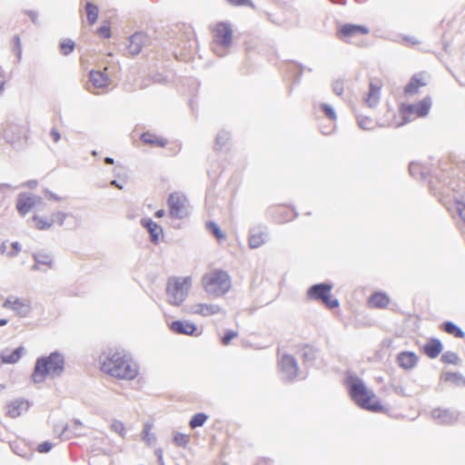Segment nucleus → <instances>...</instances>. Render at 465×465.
Returning a JSON list of instances; mask_svg holds the SVG:
<instances>
[{"instance_id": "ea45409f", "label": "nucleus", "mask_w": 465, "mask_h": 465, "mask_svg": "<svg viewBox=\"0 0 465 465\" xmlns=\"http://www.w3.org/2000/svg\"><path fill=\"white\" fill-rule=\"evenodd\" d=\"M32 220L34 221L35 227L40 231L49 230L52 226L51 221H48L38 214L33 215Z\"/></svg>"}, {"instance_id": "3c124183", "label": "nucleus", "mask_w": 465, "mask_h": 465, "mask_svg": "<svg viewBox=\"0 0 465 465\" xmlns=\"http://www.w3.org/2000/svg\"><path fill=\"white\" fill-rule=\"evenodd\" d=\"M53 448V443L48 440L43 441L38 444L36 450L40 453H48Z\"/></svg>"}, {"instance_id": "c85d7f7f", "label": "nucleus", "mask_w": 465, "mask_h": 465, "mask_svg": "<svg viewBox=\"0 0 465 465\" xmlns=\"http://www.w3.org/2000/svg\"><path fill=\"white\" fill-rule=\"evenodd\" d=\"M82 427V421L78 419H75L73 421L72 428H70L68 424L61 426L60 435H65V438H70L72 435L80 436L82 434V432L80 431Z\"/></svg>"}, {"instance_id": "a18cd8bd", "label": "nucleus", "mask_w": 465, "mask_h": 465, "mask_svg": "<svg viewBox=\"0 0 465 465\" xmlns=\"http://www.w3.org/2000/svg\"><path fill=\"white\" fill-rule=\"evenodd\" d=\"M310 300L320 301V282L312 284L307 291Z\"/></svg>"}, {"instance_id": "bf43d9fd", "label": "nucleus", "mask_w": 465, "mask_h": 465, "mask_svg": "<svg viewBox=\"0 0 465 465\" xmlns=\"http://www.w3.org/2000/svg\"><path fill=\"white\" fill-rule=\"evenodd\" d=\"M50 136L53 138L54 143H57L61 139V134L59 131L55 128L51 129Z\"/></svg>"}, {"instance_id": "79ce46f5", "label": "nucleus", "mask_w": 465, "mask_h": 465, "mask_svg": "<svg viewBox=\"0 0 465 465\" xmlns=\"http://www.w3.org/2000/svg\"><path fill=\"white\" fill-rule=\"evenodd\" d=\"M151 424L150 423H146L144 426H143V440H144L146 442L147 445L151 446L154 441H155V435L153 433H151Z\"/></svg>"}, {"instance_id": "f03ea898", "label": "nucleus", "mask_w": 465, "mask_h": 465, "mask_svg": "<svg viewBox=\"0 0 465 465\" xmlns=\"http://www.w3.org/2000/svg\"><path fill=\"white\" fill-rule=\"evenodd\" d=\"M65 371V359L59 351L38 357L35 362L31 379L34 383H42L47 377L59 378Z\"/></svg>"}, {"instance_id": "680f3d73", "label": "nucleus", "mask_w": 465, "mask_h": 465, "mask_svg": "<svg viewBox=\"0 0 465 465\" xmlns=\"http://www.w3.org/2000/svg\"><path fill=\"white\" fill-rule=\"evenodd\" d=\"M298 216V213L293 209L291 213L283 219L282 222H290L295 219Z\"/></svg>"}, {"instance_id": "9d476101", "label": "nucleus", "mask_w": 465, "mask_h": 465, "mask_svg": "<svg viewBox=\"0 0 465 465\" xmlns=\"http://www.w3.org/2000/svg\"><path fill=\"white\" fill-rule=\"evenodd\" d=\"M370 34V29L366 25L345 24L340 26L338 36L345 42H352L361 36H366Z\"/></svg>"}, {"instance_id": "5701e85b", "label": "nucleus", "mask_w": 465, "mask_h": 465, "mask_svg": "<svg viewBox=\"0 0 465 465\" xmlns=\"http://www.w3.org/2000/svg\"><path fill=\"white\" fill-rule=\"evenodd\" d=\"M443 346L440 340L436 338L430 339L423 346L422 351L430 359L437 358L442 351Z\"/></svg>"}, {"instance_id": "e433bc0d", "label": "nucleus", "mask_w": 465, "mask_h": 465, "mask_svg": "<svg viewBox=\"0 0 465 465\" xmlns=\"http://www.w3.org/2000/svg\"><path fill=\"white\" fill-rule=\"evenodd\" d=\"M208 420V415L204 412H197L193 414L189 421V426L191 429H196L198 427L203 426L205 421Z\"/></svg>"}, {"instance_id": "f257e3e1", "label": "nucleus", "mask_w": 465, "mask_h": 465, "mask_svg": "<svg viewBox=\"0 0 465 465\" xmlns=\"http://www.w3.org/2000/svg\"><path fill=\"white\" fill-rule=\"evenodd\" d=\"M101 370L120 380H134L138 375V367L132 355L124 350L111 351L102 361Z\"/></svg>"}, {"instance_id": "13d9d810", "label": "nucleus", "mask_w": 465, "mask_h": 465, "mask_svg": "<svg viewBox=\"0 0 465 465\" xmlns=\"http://www.w3.org/2000/svg\"><path fill=\"white\" fill-rule=\"evenodd\" d=\"M154 454H155V456L157 458L158 464L159 465H164L163 450L161 448L156 449L154 450Z\"/></svg>"}, {"instance_id": "412c9836", "label": "nucleus", "mask_w": 465, "mask_h": 465, "mask_svg": "<svg viewBox=\"0 0 465 465\" xmlns=\"http://www.w3.org/2000/svg\"><path fill=\"white\" fill-rule=\"evenodd\" d=\"M32 257L35 262L32 267L33 270H40V265H45L50 269L53 268L54 257H53L52 253L42 250V251L34 252L32 254Z\"/></svg>"}, {"instance_id": "4468645a", "label": "nucleus", "mask_w": 465, "mask_h": 465, "mask_svg": "<svg viewBox=\"0 0 465 465\" xmlns=\"http://www.w3.org/2000/svg\"><path fill=\"white\" fill-rule=\"evenodd\" d=\"M170 330L176 334H183L188 336H199L202 331H199L198 326L188 320H175L169 324Z\"/></svg>"}, {"instance_id": "6e6552de", "label": "nucleus", "mask_w": 465, "mask_h": 465, "mask_svg": "<svg viewBox=\"0 0 465 465\" xmlns=\"http://www.w3.org/2000/svg\"><path fill=\"white\" fill-rule=\"evenodd\" d=\"M280 379L287 383L293 382L299 372L298 362L296 359L289 354L284 353L281 356L278 362Z\"/></svg>"}, {"instance_id": "a211bd4d", "label": "nucleus", "mask_w": 465, "mask_h": 465, "mask_svg": "<svg viewBox=\"0 0 465 465\" xmlns=\"http://www.w3.org/2000/svg\"><path fill=\"white\" fill-rule=\"evenodd\" d=\"M30 408V402L24 399L18 398L14 401H11L6 404V415L10 418H17L22 414V411H27Z\"/></svg>"}, {"instance_id": "58836bf2", "label": "nucleus", "mask_w": 465, "mask_h": 465, "mask_svg": "<svg viewBox=\"0 0 465 465\" xmlns=\"http://www.w3.org/2000/svg\"><path fill=\"white\" fill-rule=\"evenodd\" d=\"M442 329L444 331L453 335L456 338H464L465 336L464 332L460 330V328H459L457 325L450 322H445Z\"/></svg>"}, {"instance_id": "f8f14e48", "label": "nucleus", "mask_w": 465, "mask_h": 465, "mask_svg": "<svg viewBox=\"0 0 465 465\" xmlns=\"http://www.w3.org/2000/svg\"><path fill=\"white\" fill-rule=\"evenodd\" d=\"M169 214L174 219H183L188 215L187 209L181 195L177 193H172L167 199Z\"/></svg>"}, {"instance_id": "774afa93", "label": "nucleus", "mask_w": 465, "mask_h": 465, "mask_svg": "<svg viewBox=\"0 0 465 465\" xmlns=\"http://www.w3.org/2000/svg\"><path fill=\"white\" fill-rule=\"evenodd\" d=\"M104 163H105L106 164H114V158H112V157H110V156H106V157L104 158Z\"/></svg>"}, {"instance_id": "b1692460", "label": "nucleus", "mask_w": 465, "mask_h": 465, "mask_svg": "<svg viewBox=\"0 0 465 465\" xmlns=\"http://www.w3.org/2000/svg\"><path fill=\"white\" fill-rule=\"evenodd\" d=\"M193 313L200 314L204 317H208L213 314H217L220 312H224L223 309L221 308L218 304H205L199 303L193 308L192 311Z\"/></svg>"}, {"instance_id": "49530a36", "label": "nucleus", "mask_w": 465, "mask_h": 465, "mask_svg": "<svg viewBox=\"0 0 465 465\" xmlns=\"http://www.w3.org/2000/svg\"><path fill=\"white\" fill-rule=\"evenodd\" d=\"M238 336V332L233 330H227L223 336L222 337V343L223 345H228L232 339L236 338Z\"/></svg>"}, {"instance_id": "473e14b6", "label": "nucleus", "mask_w": 465, "mask_h": 465, "mask_svg": "<svg viewBox=\"0 0 465 465\" xmlns=\"http://www.w3.org/2000/svg\"><path fill=\"white\" fill-rule=\"evenodd\" d=\"M84 10H85L86 18H87L89 25H92L95 24L97 22L98 15H99L98 6L90 1H86L84 4Z\"/></svg>"}, {"instance_id": "393cba45", "label": "nucleus", "mask_w": 465, "mask_h": 465, "mask_svg": "<svg viewBox=\"0 0 465 465\" xmlns=\"http://www.w3.org/2000/svg\"><path fill=\"white\" fill-rule=\"evenodd\" d=\"M322 302L330 310L338 309L340 305L339 301L331 293V286L323 283H322Z\"/></svg>"}, {"instance_id": "37998d69", "label": "nucleus", "mask_w": 465, "mask_h": 465, "mask_svg": "<svg viewBox=\"0 0 465 465\" xmlns=\"http://www.w3.org/2000/svg\"><path fill=\"white\" fill-rule=\"evenodd\" d=\"M189 440H190L189 435H186V434L181 433V432L174 433L173 438V443L176 446L182 447V448H186V446L189 443Z\"/></svg>"}, {"instance_id": "2eb2a0df", "label": "nucleus", "mask_w": 465, "mask_h": 465, "mask_svg": "<svg viewBox=\"0 0 465 465\" xmlns=\"http://www.w3.org/2000/svg\"><path fill=\"white\" fill-rule=\"evenodd\" d=\"M41 201V197H36L29 193H22L17 196L16 210L20 215L25 216L35 207L37 202Z\"/></svg>"}, {"instance_id": "603ef678", "label": "nucleus", "mask_w": 465, "mask_h": 465, "mask_svg": "<svg viewBox=\"0 0 465 465\" xmlns=\"http://www.w3.org/2000/svg\"><path fill=\"white\" fill-rule=\"evenodd\" d=\"M25 15H26L30 20L32 21V23L35 25H39L40 23H39V20H38V13L35 10H24L23 11Z\"/></svg>"}, {"instance_id": "c756f323", "label": "nucleus", "mask_w": 465, "mask_h": 465, "mask_svg": "<svg viewBox=\"0 0 465 465\" xmlns=\"http://www.w3.org/2000/svg\"><path fill=\"white\" fill-rule=\"evenodd\" d=\"M304 69V66L296 62H291L286 64V71L292 77V84H297L300 83L301 76Z\"/></svg>"}, {"instance_id": "de8ad7c7", "label": "nucleus", "mask_w": 465, "mask_h": 465, "mask_svg": "<svg viewBox=\"0 0 465 465\" xmlns=\"http://www.w3.org/2000/svg\"><path fill=\"white\" fill-rule=\"evenodd\" d=\"M111 429L113 431L119 434L122 438H124V424L120 420H114L111 424Z\"/></svg>"}, {"instance_id": "0e129e2a", "label": "nucleus", "mask_w": 465, "mask_h": 465, "mask_svg": "<svg viewBox=\"0 0 465 465\" xmlns=\"http://www.w3.org/2000/svg\"><path fill=\"white\" fill-rule=\"evenodd\" d=\"M111 185L118 188L119 190H123V188H124L123 184L118 183V181L115 179L111 181Z\"/></svg>"}, {"instance_id": "39448f33", "label": "nucleus", "mask_w": 465, "mask_h": 465, "mask_svg": "<svg viewBox=\"0 0 465 465\" xmlns=\"http://www.w3.org/2000/svg\"><path fill=\"white\" fill-rule=\"evenodd\" d=\"M203 284L207 293L223 296L231 288V277L227 272L217 269L203 276Z\"/></svg>"}, {"instance_id": "69168bd1", "label": "nucleus", "mask_w": 465, "mask_h": 465, "mask_svg": "<svg viewBox=\"0 0 465 465\" xmlns=\"http://www.w3.org/2000/svg\"><path fill=\"white\" fill-rule=\"evenodd\" d=\"M165 214V211L163 209H160V210H157L155 213H154V216L156 218H162L163 217Z\"/></svg>"}, {"instance_id": "864d4df0", "label": "nucleus", "mask_w": 465, "mask_h": 465, "mask_svg": "<svg viewBox=\"0 0 465 465\" xmlns=\"http://www.w3.org/2000/svg\"><path fill=\"white\" fill-rule=\"evenodd\" d=\"M332 87H333V91L341 95L343 94L344 92V89H345V84L342 80H337L333 83L332 84Z\"/></svg>"}, {"instance_id": "f3484780", "label": "nucleus", "mask_w": 465, "mask_h": 465, "mask_svg": "<svg viewBox=\"0 0 465 465\" xmlns=\"http://www.w3.org/2000/svg\"><path fill=\"white\" fill-rule=\"evenodd\" d=\"M140 223L149 232L150 242L153 244L159 243L160 238L163 236L162 226L151 218H142Z\"/></svg>"}, {"instance_id": "ddd939ff", "label": "nucleus", "mask_w": 465, "mask_h": 465, "mask_svg": "<svg viewBox=\"0 0 465 465\" xmlns=\"http://www.w3.org/2000/svg\"><path fill=\"white\" fill-rule=\"evenodd\" d=\"M3 307L15 312L16 314L22 318L27 317L32 311L30 302L12 295L5 299Z\"/></svg>"}, {"instance_id": "4be33fe9", "label": "nucleus", "mask_w": 465, "mask_h": 465, "mask_svg": "<svg viewBox=\"0 0 465 465\" xmlns=\"http://www.w3.org/2000/svg\"><path fill=\"white\" fill-rule=\"evenodd\" d=\"M24 351L25 348L22 345L12 351L6 349L0 354L1 361L5 364H15L21 359Z\"/></svg>"}, {"instance_id": "5fc2aeb1", "label": "nucleus", "mask_w": 465, "mask_h": 465, "mask_svg": "<svg viewBox=\"0 0 465 465\" xmlns=\"http://www.w3.org/2000/svg\"><path fill=\"white\" fill-rule=\"evenodd\" d=\"M441 360L443 362L455 363V362H458L459 358H458V355L454 352H447L442 355Z\"/></svg>"}, {"instance_id": "2f4dec72", "label": "nucleus", "mask_w": 465, "mask_h": 465, "mask_svg": "<svg viewBox=\"0 0 465 465\" xmlns=\"http://www.w3.org/2000/svg\"><path fill=\"white\" fill-rule=\"evenodd\" d=\"M300 354L305 364H312L318 356V350L309 344H306L302 347Z\"/></svg>"}, {"instance_id": "0eeeda50", "label": "nucleus", "mask_w": 465, "mask_h": 465, "mask_svg": "<svg viewBox=\"0 0 465 465\" xmlns=\"http://www.w3.org/2000/svg\"><path fill=\"white\" fill-rule=\"evenodd\" d=\"M233 31L229 22H218L213 30V51L220 57L228 54L232 46Z\"/></svg>"}, {"instance_id": "f704fd0d", "label": "nucleus", "mask_w": 465, "mask_h": 465, "mask_svg": "<svg viewBox=\"0 0 465 465\" xmlns=\"http://www.w3.org/2000/svg\"><path fill=\"white\" fill-rule=\"evenodd\" d=\"M206 231L214 236L218 241H222L225 239V234L221 230L220 226L213 221H208L205 223Z\"/></svg>"}, {"instance_id": "20e7f679", "label": "nucleus", "mask_w": 465, "mask_h": 465, "mask_svg": "<svg viewBox=\"0 0 465 465\" xmlns=\"http://www.w3.org/2000/svg\"><path fill=\"white\" fill-rule=\"evenodd\" d=\"M431 98L424 97L417 104H401L398 110V114H394L389 119L390 124L393 126H401L416 118L425 117L429 114L431 108Z\"/></svg>"}, {"instance_id": "cd10ccee", "label": "nucleus", "mask_w": 465, "mask_h": 465, "mask_svg": "<svg viewBox=\"0 0 465 465\" xmlns=\"http://www.w3.org/2000/svg\"><path fill=\"white\" fill-rule=\"evenodd\" d=\"M390 303V298L383 292H375L368 300L370 308L383 309Z\"/></svg>"}, {"instance_id": "4c0bfd02", "label": "nucleus", "mask_w": 465, "mask_h": 465, "mask_svg": "<svg viewBox=\"0 0 465 465\" xmlns=\"http://www.w3.org/2000/svg\"><path fill=\"white\" fill-rule=\"evenodd\" d=\"M230 140V134L225 131H221L217 134L214 143V150L221 151Z\"/></svg>"}, {"instance_id": "dca6fc26", "label": "nucleus", "mask_w": 465, "mask_h": 465, "mask_svg": "<svg viewBox=\"0 0 465 465\" xmlns=\"http://www.w3.org/2000/svg\"><path fill=\"white\" fill-rule=\"evenodd\" d=\"M429 83V75L424 73L415 74L404 87V94L407 95H413L418 94L420 87H424Z\"/></svg>"}, {"instance_id": "1a4fd4ad", "label": "nucleus", "mask_w": 465, "mask_h": 465, "mask_svg": "<svg viewBox=\"0 0 465 465\" xmlns=\"http://www.w3.org/2000/svg\"><path fill=\"white\" fill-rule=\"evenodd\" d=\"M383 86L381 77L373 76L369 79L368 88L362 94V100L368 107L374 108L380 104Z\"/></svg>"}, {"instance_id": "9b49d317", "label": "nucleus", "mask_w": 465, "mask_h": 465, "mask_svg": "<svg viewBox=\"0 0 465 465\" xmlns=\"http://www.w3.org/2000/svg\"><path fill=\"white\" fill-rule=\"evenodd\" d=\"M24 132L25 130L22 125L8 122L3 128L2 136L7 143L16 148L21 143Z\"/></svg>"}, {"instance_id": "09e8293b", "label": "nucleus", "mask_w": 465, "mask_h": 465, "mask_svg": "<svg viewBox=\"0 0 465 465\" xmlns=\"http://www.w3.org/2000/svg\"><path fill=\"white\" fill-rule=\"evenodd\" d=\"M226 2L233 6H251L255 8L252 0H226Z\"/></svg>"}, {"instance_id": "338daca9", "label": "nucleus", "mask_w": 465, "mask_h": 465, "mask_svg": "<svg viewBox=\"0 0 465 465\" xmlns=\"http://www.w3.org/2000/svg\"><path fill=\"white\" fill-rule=\"evenodd\" d=\"M36 185H37V181L36 180H30V181L27 182V186L30 189H34Z\"/></svg>"}, {"instance_id": "7ed1b4c3", "label": "nucleus", "mask_w": 465, "mask_h": 465, "mask_svg": "<svg viewBox=\"0 0 465 465\" xmlns=\"http://www.w3.org/2000/svg\"><path fill=\"white\" fill-rule=\"evenodd\" d=\"M345 384L353 401L361 408L372 412H385L387 408L377 395L358 377L350 376Z\"/></svg>"}, {"instance_id": "e2e57ef3", "label": "nucleus", "mask_w": 465, "mask_h": 465, "mask_svg": "<svg viewBox=\"0 0 465 465\" xmlns=\"http://www.w3.org/2000/svg\"><path fill=\"white\" fill-rule=\"evenodd\" d=\"M457 210L459 211L460 217L465 221V206L461 203H459Z\"/></svg>"}, {"instance_id": "aec40b11", "label": "nucleus", "mask_w": 465, "mask_h": 465, "mask_svg": "<svg viewBox=\"0 0 465 465\" xmlns=\"http://www.w3.org/2000/svg\"><path fill=\"white\" fill-rule=\"evenodd\" d=\"M140 140L143 143L151 147H161L163 148L167 145V139L155 134L150 131L143 132L140 134Z\"/></svg>"}, {"instance_id": "052dcab7", "label": "nucleus", "mask_w": 465, "mask_h": 465, "mask_svg": "<svg viewBox=\"0 0 465 465\" xmlns=\"http://www.w3.org/2000/svg\"><path fill=\"white\" fill-rule=\"evenodd\" d=\"M45 194L48 196L49 199H52L54 201L59 202L62 200V198L59 195L51 191L45 190Z\"/></svg>"}, {"instance_id": "8fccbe9b", "label": "nucleus", "mask_w": 465, "mask_h": 465, "mask_svg": "<svg viewBox=\"0 0 465 465\" xmlns=\"http://www.w3.org/2000/svg\"><path fill=\"white\" fill-rule=\"evenodd\" d=\"M96 32L100 36L105 39L112 36L111 27L109 25H101L96 29Z\"/></svg>"}, {"instance_id": "72a5a7b5", "label": "nucleus", "mask_w": 465, "mask_h": 465, "mask_svg": "<svg viewBox=\"0 0 465 465\" xmlns=\"http://www.w3.org/2000/svg\"><path fill=\"white\" fill-rule=\"evenodd\" d=\"M442 381L457 387L465 386V378L459 373L446 372L441 377Z\"/></svg>"}, {"instance_id": "6e6d98bb", "label": "nucleus", "mask_w": 465, "mask_h": 465, "mask_svg": "<svg viewBox=\"0 0 465 465\" xmlns=\"http://www.w3.org/2000/svg\"><path fill=\"white\" fill-rule=\"evenodd\" d=\"M12 251L7 253L10 257H15L21 251V244L18 242H13L11 243Z\"/></svg>"}, {"instance_id": "c9c22d12", "label": "nucleus", "mask_w": 465, "mask_h": 465, "mask_svg": "<svg viewBox=\"0 0 465 465\" xmlns=\"http://www.w3.org/2000/svg\"><path fill=\"white\" fill-rule=\"evenodd\" d=\"M322 109H323L325 116L330 120V122L331 124V126L327 131H322V134H331L332 132V130L335 127L334 124H335L336 119H337V114H336L335 111L331 106H329V105H326V104L323 105Z\"/></svg>"}, {"instance_id": "7c9ffc66", "label": "nucleus", "mask_w": 465, "mask_h": 465, "mask_svg": "<svg viewBox=\"0 0 465 465\" xmlns=\"http://www.w3.org/2000/svg\"><path fill=\"white\" fill-rule=\"evenodd\" d=\"M265 233L258 229H252L250 232L249 236V246L252 249H257L261 247L265 242Z\"/></svg>"}, {"instance_id": "bb28decb", "label": "nucleus", "mask_w": 465, "mask_h": 465, "mask_svg": "<svg viewBox=\"0 0 465 465\" xmlns=\"http://www.w3.org/2000/svg\"><path fill=\"white\" fill-rule=\"evenodd\" d=\"M397 361L401 368L409 370L416 365L418 357L414 352L403 351L398 355Z\"/></svg>"}, {"instance_id": "c03bdc74", "label": "nucleus", "mask_w": 465, "mask_h": 465, "mask_svg": "<svg viewBox=\"0 0 465 465\" xmlns=\"http://www.w3.org/2000/svg\"><path fill=\"white\" fill-rule=\"evenodd\" d=\"M69 214L66 213H64V212H61V211H58L56 213H54L52 215H51V222H52V225L54 223H57L58 225L62 226L64 225V221L66 219V217L68 216Z\"/></svg>"}, {"instance_id": "a878e982", "label": "nucleus", "mask_w": 465, "mask_h": 465, "mask_svg": "<svg viewBox=\"0 0 465 465\" xmlns=\"http://www.w3.org/2000/svg\"><path fill=\"white\" fill-rule=\"evenodd\" d=\"M89 78L96 88H104L108 86L110 84L109 76L102 71L92 70L89 73Z\"/></svg>"}, {"instance_id": "a19ab883", "label": "nucleus", "mask_w": 465, "mask_h": 465, "mask_svg": "<svg viewBox=\"0 0 465 465\" xmlns=\"http://www.w3.org/2000/svg\"><path fill=\"white\" fill-rule=\"evenodd\" d=\"M59 47L62 54L69 55L74 52L75 48V43L72 39L66 38L60 42Z\"/></svg>"}, {"instance_id": "6ab92c4d", "label": "nucleus", "mask_w": 465, "mask_h": 465, "mask_svg": "<svg viewBox=\"0 0 465 465\" xmlns=\"http://www.w3.org/2000/svg\"><path fill=\"white\" fill-rule=\"evenodd\" d=\"M148 41V36L143 32H136L129 37L127 49L132 55L142 52L143 46Z\"/></svg>"}, {"instance_id": "423d86ee", "label": "nucleus", "mask_w": 465, "mask_h": 465, "mask_svg": "<svg viewBox=\"0 0 465 465\" xmlns=\"http://www.w3.org/2000/svg\"><path fill=\"white\" fill-rule=\"evenodd\" d=\"M192 286V279L186 277H170L166 284L168 302L173 306H180L187 298Z\"/></svg>"}, {"instance_id": "4d7b16f0", "label": "nucleus", "mask_w": 465, "mask_h": 465, "mask_svg": "<svg viewBox=\"0 0 465 465\" xmlns=\"http://www.w3.org/2000/svg\"><path fill=\"white\" fill-rule=\"evenodd\" d=\"M151 80L156 84H163L166 79L165 76L160 73H154L150 76Z\"/></svg>"}]
</instances>
